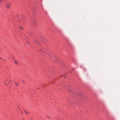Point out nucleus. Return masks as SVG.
<instances>
[{"label":"nucleus","instance_id":"nucleus-1","mask_svg":"<svg viewBox=\"0 0 120 120\" xmlns=\"http://www.w3.org/2000/svg\"><path fill=\"white\" fill-rule=\"evenodd\" d=\"M11 4L9 3H8L6 5V6L8 8H9L10 7Z\"/></svg>","mask_w":120,"mask_h":120},{"label":"nucleus","instance_id":"nucleus-2","mask_svg":"<svg viewBox=\"0 0 120 120\" xmlns=\"http://www.w3.org/2000/svg\"><path fill=\"white\" fill-rule=\"evenodd\" d=\"M14 82L15 83V85L16 86H18V83H17L16 82Z\"/></svg>","mask_w":120,"mask_h":120},{"label":"nucleus","instance_id":"nucleus-3","mask_svg":"<svg viewBox=\"0 0 120 120\" xmlns=\"http://www.w3.org/2000/svg\"><path fill=\"white\" fill-rule=\"evenodd\" d=\"M34 42L36 43H38V42L37 40H35L34 41Z\"/></svg>","mask_w":120,"mask_h":120},{"label":"nucleus","instance_id":"nucleus-4","mask_svg":"<svg viewBox=\"0 0 120 120\" xmlns=\"http://www.w3.org/2000/svg\"><path fill=\"white\" fill-rule=\"evenodd\" d=\"M25 112L26 114H28V113L26 111H25Z\"/></svg>","mask_w":120,"mask_h":120},{"label":"nucleus","instance_id":"nucleus-5","mask_svg":"<svg viewBox=\"0 0 120 120\" xmlns=\"http://www.w3.org/2000/svg\"><path fill=\"white\" fill-rule=\"evenodd\" d=\"M4 84H6V85H7V84H6V83L5 82H4Z\"/></svg>","mask_w":120,"mask_h":120},{"label":"nucleus","instance_id":"nucleus-6","mask_svg":"<svg viewBox=\"0 0 120 120\" xmlns=\"http://www.w3.org/2000/svg\"><path fill=\"white\" fill-rule=\"evenodd\" d=\"M15 64H17V62L16 61H15Z\"/></svg>","mask_w":120,"mask_h":120},{"label":"nucleus","instance_id":"nucleus-7","mask_svg":"<svg viewBox=\"0 0 120 120\" xmlns=\"http://www.w3.org/2000/svg\"><path fill=\"white\" fill-rule=\"evenodd\" d=\"M41 52H42L43 53H44V52H43V51H42H42H41Z\"/></svg>","mask_w":120,"mask_h":120},{"label":"nucleus","instance_id":"nucleus-8","mask_svg":"<svg viewBox=\"0 0 120 120\" xmlns=\"http://www.w3.org/2000/svg\"><path fill=\"white\" fill-rule=\"evenodd\" d=\"M20 27V28L22 29V27H21V26Z\"/></svg>","mask_w":120,"mask_h":120},{"label":"nucleus","instance_id":"nucleus-9","mask_svg":"<svg viewBox=\"0 0 120 120\" xmlns=\"http://www.w3.org/2000/svg\"><path fill=\"white\" fill-rule=\"evenodd\" d=\"M28 45H29V43H28Z\"/></svg>","mask_w":120,"mask_h":120},{"label":"nucleus","instance_id":"nucleus-10","mask_svg":"<svg viewBox=\"0 0 120 120\" xmlns=\"http://www.w3.org/2000/svg\"><path fill=\"white\" fill-rule=\"evenodd\" d=\"M0 59H1V58H0Z\"/></svg>","mask_w":120,"mask_h":120}]
</instances>
